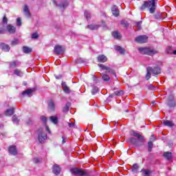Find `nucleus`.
<instances>
[{"label": "nucleus", "mask_w": 176, "mask_h": 176, "mask_svg": "<svg viewBox=\"0 0 176 176\" xmlns=\"http://www.w3.org/2000/svg\"><path fill=\"white\" fill-rule=\"evenodd\" d=\"M131 135H133V137H136L138 138V140L135 138H131L129 139V142H131V144H133V145H135V146H141V145L144 144V141H145V139L138 132L133 131L131 132Z\"/></svg>", "instance_id": "obj_1"}, {"label": "nucleus", "mask_w": 176, "mask_h": 176, "mask_svg": "<svg viewBox=\"0 0 176 176\" xmlns=\"http://www.w3.org/2000/svg\"><path fill=\"white\" fill-rule=\"evenodd\" d=\"M146 8L149 9L150 13H155V10H156V0L144 1L143 5L140 7V10H144V9H146Z\"/></svg>", "instance_id": "obj_2"}, {"label": "nucleus", "mask_w": 176, "mask_h": 176, "mask_svg": "<svg viewBox=\"0 0 176 176\" xmlns=\"http://www.w3.org/2000/svg\"><path fill=\"white\" fill-rule=\"evenodd\" d=\"M162 72V69L159 66H156L154 68L152 67H148L146 68V79L149 80L151 79V74L153 75H159Z\"/></svg>", "instance_id": "obj_3"}, {"label": "nucleus", "mask_w": 176, "mask_h": 176, "mask_svg": "<svg viewBox=\"0 0 176 176\" xmlns=\"http://www.w3.org/2000/svg\"><path fill=\"white\" fill-rule=\"evenodd\" d=\"M166 104L170 109H174L176 107V98L175 95L173 93H171L168 95Z\"/></svg>", "instance_id": "obj_4"}, {"label": "nucleus", "mask_w": 176, "mask_h": 176, "mask_svg": "<svg viewBox=\"0 0 176 176\" xmlns=\"http://www.w3.org/2000/svg\"><path fill=\"white\" fill-rule=\"evenodd\" d=\"M138 50L142 54H148V56H153V54L157 53V51L152 48L139 47Z\"/></svg>", "instance_id": "obj_5"}, {"label": "nucleus", "mask_w": 176, "mask_h": 176, "mask_svg": "<svg viewBox=\"0 0 176 176\" xmlns=\"http://www.w3.org/2000/svg\"><path fill=\"white\" fill-rule=\"evenodd\" d=\"M70 173L73 175H76V176H83V175H87V173L86 172L83 171L82 168H72L70 169Z\"/></svg>", "instance_id": "obj_6"}, {"label": "nucleus", "mask_w": 176, "mask_h": 176, "mask_svg": "<svg viewBox=\"0 0 176 176\" xmlns=\"http://www.w3.org/2000/svg\"><path fill=\"white\" fill-rule=\"evenodd\" d=\"M98 67L101 68V69H102L103 71H107V74H111V75H116V73L115 72L113 69H112L109 66H105L102 64H99Z\"/></svg>", "instance_id": "obj_7"}, {"label": "nucleus", "mask_w": 176, "mask_h": 176, "mask_svg": "<svg viewBox=\"0 0 176 176\" xmlns=\"http://www.w3.org/2000/svg\"><path fill=\"white\" fill-rule=\"evenodd\" d=\"M47 140V135L43 131H40L38 133V141L41 144H43L45 141Z\"/></svg>", "instance_id": "obj_8"}, {"label": "nucleus", "mask_w": 176, "mask_h": 176, "mask_svg": "<svg viewBox=\"0 0 176 176\" xmlns=\"http://www.w3.org/2000/svg\"><path fill=\"white\" fill-rule=\"evenodd\" d=\"M135 41L138 43H146L148 42V36L146 35L138 36Z\"/></svg>", "instance_id": "obj_9"}, {"label": "nucleus", "mask_w": 176, "mask_h": 176, "mask_svg": "<svg viewBox=\"0 0 176 176\" xmlns=\"http://www.w3.org/2000/svg\"><path fill=\"white\" fill-rule=\"evenodd\" d=\"M53 2L54 5H56V6L62 9H65V8L68 6V1H67V0H63L60 3L58 4L57 3V1L54 0L53 1Z\"/></svg>", "instance_id": "obj_10"}, {"label": "nucleus", "mask_w": 176, "mask_h": 176, "mask_svg": "<svg viewBox=\"0 0 176 176\" xmlns=\"http://www.w3.org/2000/svg\"><path fill=\"white\" fill-rule=\"evenodd\" d=\"M54 52L56 54H63L64 53V47L60 45H56Z\"/></svg>", "instance_id": "obj_11"}, {"label": "nucleus", "mask_w": 176, "mask_h": 176, "mask_svg": "<svg viewBox=\"0 0 176 176\" xmlns=\"http://www.w3.org/2000/svg\"><path fill=\"white\" fill-rule=\"evenodd\" d=\"M52 172L55 175H59L60 173H61V168L58 164H54L52 167Z\"/></svg>", "instance_id": "obj_12"}, {"label": "nucleus", "mask_w": 176, "mask_h": 176, "mask_svg": "<svg viewBox=\"0 0 176 176\" xmlns=\"http://www.w3.org/2000/svg\"><path fill=\"white\" fill-rule=\"evenodd\" d=\"M6 31H8L9 34H14L16 32V28L12 25H8L6 26Z\"/></svg>", "instance_id": "obj_13"}, {"label": "nucleus", "mask_w": 176, "mask_h": 176, "mask_svg": "<svg viewBox=\"0 0 176 176\" xmlns=\"http://www.w3.org/2000/svg\"><path fill=\"white\" fill-rule=\"evenodd\" d=\"M61 86L63 89V91L66 93V94H69V93H71V89H69V87L67 85L65 82H62Z\"/></svg>", "instance_id": "obj_14"}, {"label": "nucleus", "mask_w": 176, "mask_h": 176, "mask_svg": "<svg viewBox=\"0 0 176 176\" xmlns=\"http://www.w3.org/2000/svg\"><path fill=\"white\" fill-rule=\"evenodd\" d=\"M111 13L113 15L115 16V17H118L119 16V9H118V6H113L112 8H111Z\"/></svg>", "instance_id": "obj_15"}, {"label": "nucleus", "mask_w": 176, "mask_h": 176, "mask_svg": "<svg viewBox=\"0 0 176 176\" xmlns=\"http://www.w3.org/2000/svg\"><path fill=\"white\" fill-rule=\"evenodd\" d=\"M8 152L10 153V155H17V148H16V146H10L8 148Z\"/></svg>", "instance_id": "obj_16"}, {"label": "nucleus", "mask_w": 176, "mask_h": 176, "mask_svg": "<svg viewBox=\"0 0 176 176\" xmlns=\"http://www.w3.org/2000/svg\"><path fill=\"white\" fill-rule=\"evenodd\" d=\"M97 60L99 63H107L108 61V58L105 55H99L97 58Z\"/></svg>", "instance_id": "obj_17"}, {"label": "nucleus", "mask_w": 176, "mask_h": 176, "mask_svg": "<svg viewBox=\"0 0 176 176\" xmlns=\"http://www.w3.org/2000/svg\"><path fill=\"white\" fill-rule=\"evenodd\" d=\"M23 13L26 17H30L31 16V13L30 12V8H28V6L27 4H25L23 6Z\"/></svg>", "instance_id": "obj_18"}, {"label": "nucleus", "mask_w": 176, "mask_h": 176, "mask_svg": "<svg viewBox=\"0 0 176 176\" xmlns=\"http://www.w3.org/2000/svg\"><path fill=\"white\" fill-rule=\"evenodd\" d=\"M0 48H1L3 52H9V50H10V47H9L8 44L3 43L0 44Z\"/></svg>", "instance_id": "obj_19"}, {"label": "nucleus", "mask_w": 176, "mask_h": 176, "mask_svg": "<svg viewBox=\"0 0 176 176\" xmlns=\"http://www.w3.org/2000/svg\"><path fill=\"white\" fill-rule=\"evenodd\" d=\"M48 109L50 111H54L56 109V104H54V102L53 100H50L48 102Z\"/></svg>", "instance_id": "obj_20"}, {"label": "nucleus", "mask_w": 176, "mask_h": 176, "mask_svg": "<svg viewBox=\"0 0 176 176\" xmlns=\"http://www.w3.org/2000/svg\"><path fill=\"white\" fill-rule=\"evenodd\" d=\"M19 65H20V63L17 60L10 63V68H16V67H19Z\"/></svg>", "instance_id": "obj_21"}, {"label": "nucleus", "mask_w": 176, "mask_h": 176, "mask_svg": "<svg viewBox=\"0 0 176 176\" xmlns=\"http://www.w3.org/2000/svg\"><path fill=\"white\" fill-rule=\"evenodd\" d=\"M50 120L54 124H57L58 123V118L56 116H50Z\"/></svg>", "instance_id": "obj_22"}, {"label": "nucleus", "mask_w": 176, "mask_h": 176, "mask_svg": "<svg viewBox=\"0 0 176 176\" xmlns=\"http://www.w3.org/2000/svg\"><path fill=\"white\" fill-rule=\"evenodd\" d=\"M87 28H89V30H91L92 31H94V30H98V28H100V25H94V24L88 25L87 26Z\"/></svg>", "instance_id": "obj_23"}, {"label": "nucleus", "mask_w": 176, "mask_h": 176, "mask_svg": "<svg viewBox=\"0 0 176 176\" xmlns=\"http://www.w3.org/2000/svg\"><path fill=\"white\" fill-rule=\"evenodd\" d=\"M112 36H113L115 39H120V38H122V35H120V33L118 31L113 32Z\"/></svg>", "instance_id": "obj_24"}, {"label": "nucleus", "mask_w": 176, "mask_h": 176, "mask_svg": "<svg viewBox=\"0 0 176 176\" xmlns=\"http://www.w3.org/2000/svg\"><path fill=\"white\" fill-rule=\"evenodd\" d=\"M14 113V108L7 109L5 112L6 116H12Z\"/></svg>", "instance_id": "obj_25"}, {"label": "nucleus", "mask_w": 176, "mask_h": 176, "mask_svg": "<svg viewBox=\"0 0 176 176\" xmlns=\"http://www.w3.org/2000/svg\"><path fill=\"white\" fill-rule=\"evenodd\" d=\"M102 79L104 82H109V80H111V77L107 74H102Z\"/></svg>", "instance_id": "obj_26"}, {"label": "nucleus", "mask_w": 176, "mask_h": 176, "mask_svg": "<svg viewBox=\"0 0 176 176\" xmlns=\"http://www.w3.org/2000/svg\"><path fill=\"white\" fill-rule=\"evenodd\" d=\"M164 126H167L168 127H173L174 126V122L170 120L164 121Z\"/></svg>", "instance_id": "obj_27"}, {"label": "nucleus", "mask_w": 176, "mask_h": 176, "mask_svg": "<svg viewBox=\"0 0 176 176\" xmlns=\"http://www.w3.org/2000/svg\"><path fill=\"white\" fill-rule=\"evenodd\" d=\"M164 156L166 157V159H167V160H171L173 154L170 152H166L164 153Z\"/></svg>", "instance_id": "obj_28"}, {"label": "nucleus", "mask_w": 176, "mask_h": 176, "mask_svg": "<svg viewBox=\"0 0 176 176\" xmlns=\"http://www.w3.org/2000/svg\"><path fill=\"white\" fill-rule=\"evenodd\" d=\"M6 31V26H5V24L0 23V34H5Z\"/></svg>", "instance_id": "obj_29"}, {"label": "nucleus", "mask_w": 176, "mask_h": 176, "mask_svg": "<svg viewBox=\"0 0 176 176\" xmlns=\"http://www.w3.org/2000/svg\"><path fill=\"white\" fill-rule=\"evenodd\" d=\"M23 53L28 54V53H31L32 52V49L25 46L23 47Z\"/></svg>", "instance_id": "obj_30"}, {"label": "nucleus", "mask_w": 176, "mask_h": 176, "mask_svg": "<svg viewBox=\"0 0 176 176\" xmlns=\"http://www.w3.org/2000/svg\"><path fill=\"white\" fill-rule=\"evenodd\" d=\"M12 122L14 124H19V122H20V118L16 116H13Z\"/></svg>", "instance_id": "obj_31"}, {"label": "nucleus", "mask_w": 176, "mask_h": 176, "mask_svg": "<svg viewBox=\"0 0 176 176\" xmlns=\"http://www.w3.org/2000/svg\"><path fill=\"white\" fill-rule=\"evenodd\" d=\"M138 168H140V166H138V164H135L131 166L133 173H138Z\"/></svg>", "instance_id": "obj_32"}, {"label": "nucleus", "mask_w": 176, "mask_h": 176, "mask_svg": "<svg viewBox=\"0 0 176 176\" xmlns=\"http://www.w3.org/2000/svg\"><path fill=\"white\" fill-rule=\"evenodd\" d=\"M32 89H27L22 93V96H31L32 94Z\"/></svg>", "instance_id": "obj_33"}, {"label": "nucleus", "mask_w": 176, "mask_h": 176, "mask_svg": "<svg viewBox=\"0 0 176 176\" xmlns=\"http://www.w3.org/2000/svg\"><path fill=\"white\" fill-rule=\"evenodd\" d=\"M141 173H142V176H150L151 175V172L146 169H142L141 170Z\"/></svg>", "instance_id": "obj_34"}, {"label": "nucleus", "mask_w": 176, "mask_h": 176, "mask_svg": "<svg viewBox=\"0 0 176 176\" xmlns=\"http://www.w3.org/2000/svg\"><path fill=\"white\" fill-rule=\"evenodd\" d=\"M14 75H16V76H23V72H21L20 69H15L14 70Z\"/></svg>", "instance_id": "obj_35"}, {"label": "nucleus", "mask_w": 176, "mask_h": 176, "mask_svg": "<svg viewBox=\"0 0 176 176\" xmlns=\"http://www.w3.org/2000/svg\"><path fill=\"white\" fill-rule=\"evenodd\" d=\"M69 107H71V103L67 102L66 103L65 107L63 108V112H68V111H69Z\"/></svg>", "instance_id": "obj_36"}, {"label": "nucleus", "mask_w": 176, "mask_h": 176, "mask_svg": "<svg viewBox=\"0 0 176 176\" xmlns=\"http://www.w3.org/2000/svg\"><path fill=\"white\" fill-rule=\"evenodd\" d=\"M85 17L87 19V20H90L91 14L89 11H85L84 14Z\"/></svg>", "instance_id": "obj_37"}, {"label": "nucleus", "mask_w": 176, "mask_h": 176, "mask_svg": "<svg viewBox=\"0 0 176 176\" xmlns=\"http://www.w3.org/2000/svg\"><path fill=\"white\" fill-rule=\"evenodd\" d=\"M98 92V87H96V86H93L92 87V91H91V94L93 95L96 94V93Z\"/></svg>", "instance_id": "obj_38"}, {"label": "nucleus", "mask_w": 176, "mask_h": 176, "mask_svg": "<svg viewBox=\"0 0 176 176\" xmlns=\"http://www.w3.org/2000/svg\"><path fill=\"white\" fill-rule=\"evenodd\" d=\"M148 152H152V148H153V143L150 141L148 142Z\"/></svg>", "instance_id": "obj_39"}, {"label": "nucleus", "mask_w": 176, "mask_h": 176, "mask_svg": "<svg viewBox=\"0 0 176 176\" xmlns=\"http://www.w3.org/2000/svg\"><path fill=\"white\" fill-rule=\"evenodd\" d=\"M1 24H4L5 27L8 25V18H6V16H3Z\"/></svg>", "instance_id": "obj_40"}, {"label": "nucleus", "mask_w": 176, "mask_h": 176, "mask_svg": "<svg viewBox=\"0 0 176 176\" xmlns=\"http://www.w3.org/2000/svg\"><path fill=\"white\" fill-rule=\"evenodd\" d=\"M115 96H123L124 92L123 91L120 90V91H117L114 92Z\"/></svg>", "instance_id": "obj_41"}, {"label": "nucleus", "mask_w": 176, "mask_h": 176, "mask_svg": "<svg viewBox=\"0 0 176 176\" xmlns=\"http://www.w3.org/2000/svg\"><path fill=\"white\" fill-rule=\"evenodd\" d=\"M11 45L12 46H16V45H19V40L18 39H14L12 42H11Z\"/></svg>", "instance_id": "obj_42"}, {"label": "nucleus", "mask_w": 176, "mask_h": 176, "mask_svg": "<svg viewBox=\"0 0 176 176\" xmlns=\"http://www.w3.org/2000/svg\"><path fill=\"white\" fill-rule=\"evenodd\" d=\"M121 24L124 27H129V23L127 21H124V20L121 21Z\"/></svg>", "instance_id": "obj_43"}, {"label": "nucleus", "mask_w": 176, "mask_h": 176, "mask_svg": "<svg viewBox=\"0 0 176 176\" xmlns=\"http://www.w3.org/2000/svg\"><path fill=\"white\" fill-rule=\"evenodd\" d=\"M68 126L70 129L75 128V122H69Z\"/></svg>", "instance_id": "obj_44"}, {"label": "nucleus", "mask_w": 176, "mask_h": 176, "mask_svg": "<svg viewBox=\"0 0 176 176\" xmlns=\"http://www.w3.org/2000/svg\"><path fill=\"white\" fill-rule=\"evenodd\" d=\"M16 25H18L19 27L21 25V19L17 18V19H16Z\"/></svg>", "instance_id": "obj_45"}, {"label": "nucleus", "mask_w": 176, "mask_h": 176, "mask_svg": "<svg viewBox=\"0 0 176 176\" xmlns=\"http://www.w3.org/2000/svg\"><path fill=\"white\" fill-rule=\"evenodd\" d=\"M41 120H42V122H43L44 123H46V122H47V118H46V117L43 116H41Z\"/></svg>", "instance_id": "obj_46"}, {"label": "nucleus", "mask_w": 176, "mask_h": 176, "mask_svg": "<svg viewBox=\"0 0 176 176\" xmlns=\"http://www.w3.org/2000/svg\"><path fill=\"white\" fill-rule=\"evenodd\" d=\"M32 39H38V34L37 33H33L32 34Z\"/></svg>", "instance_id": "obj_47"}, {"label": "nucleus", "mask_w": 176, "mask_h": 176, "mask_svg": "<svg viewBox=\"0 0 176 176\" xmlns=\"http://www.w3.org/2000/svg\"><path fill=\"white\" fill-rule=\"evenodd\" d=\"M33 162H34V163H36V164L41 163V161L39 160V158H38V157L34 158Z\"/></svg>", "instance_id": "obj_48"}, {"label": "nucleus", "mask_w": 176, "mask_h": 176, "mask_svg": "<svg viewBox=\"0 0 176 176\" xmlns=\"http://www.w3.org/2000/svg\"><path fill=\"white\" fill-rule=\"evenodd\" d=\"M154 17H155V19H156V20L160 19H161L160 14H155L154 15Z\"/></svg>", "instance_id": "obj_49"}, {"label": "nucleus", "mask_w": 176, "mask_h": 176, "mask_svg": "<svg viewBox=\"0 0 176 176\" xmlns=\"http://www.w3.org/2000/svg\"><path fill=\"white\" fill-rule=\"evenodd\" d=\"M121 50H122V47H120V46H116V50L117 52H120Z\"/></svg>", "instance_id": "obj_50"}, {"label": "nucleus", "mask_w": 176, "mask_h": 176, "mask_svg": "<svg viewBox=\"0 0 176 176\" xmlns=\"http://www.w3.org/2000/svg\"><path fill=\"white\" fill-rule=\"evenodd\" d=\"M45 129H46V131H47V133H49V134H51L52 132L50 131V129H49V126H46Z\"/></svg>", "instance_id": "obj_51"}, {"label": "nucleus", "mask_w": 176, "mask_h": 176, "mask_svg": "<svg viewBox=\"0 0 176 176\" xmlns=\"http://www.w3.org/2000/svg\"><path fill=\"white\" fill-rule=\"evenodd\" d=\"M27 124H29V126L31 125V124H32V120H28L27 121Z\"/></svg>", "instance_id": "obj_52"}, {"label": "nucleus", "mask_w": 176, "mask_h": 176, "mask_svg": "<svg viewBox=\"0 0 176 176\" xmlns=\"http://www.w3.org/2000/svg\"><path fill=\"white\" fill-rule=\"evenodd\" d=\"M142 23V22H141V21L137 22V25H138V28H141V23Z\"/></svg>", "instance_id": "obj_53"}, {"label": "nucleus", "mask_w": 176, "mask_h": 176, "mask_svg": "<svg viewBox=\"0 0 176 176\" xmlns=\"http://www.w3.org/2000/svg\"><path fill=\"white\" fill-rule=\"evenodd\" d=\"M148 89H150V90H153V89H155V87L153 85H150L148 86Z\"/></svg>", "instance_id": "obj_54"}, {"label": "nucleus", "mask_w": 176, "mask_h": 176, "mask_svg": "<svg viewBox=\"0 0 176 176\" xmlns=\"http://www.w3.org/2000/svg\"><path fill=\"white\" fill-rule=\"evenodd\" d=\"M120 54H124V49L121 48L120 51H119Z\"/></svg>", "instance_id": "obj_55"}, {"label": "nucleus", "mask_w": 176, "mask_h": 176, "mask_svg": "<svg viewBox=\"0 0 176 176\" xmlns=\"http://www.w3.org/2000/svg\"><path fill=\"white\" fill-rule=\"evenodd\" d=\"M151 141H155L156 140V139L155 138V135H151Z\"/></svg>", "instance_id": "obj_56"}, {"label": "nucleus", "mask_w": 176, "mask_h": 176, "mask_svg": "<svg viewBox=\"0 0 176 176\" xmlns=\"http://www.w3.org/2000/svg\"><path fill=\"white\" fill-rule=\"evenodd\" d=\"M115 96H116V95H115V93H113V94L109 95V97H110V98H113V97H115Z\"/></svg>", "instance_id": "obj_57"}, {"label": "nucleus", "mask_w": 176, "mask_h": 176, "mask_svg": "<svg viewBox=\"0 0 176 176\" xmlns=\"http://www.w3.org/2000/svg\"><path fill=\"white\" fill-rule=\"evenodd\" d=\"M62 139H63V140H62L63 144H65V138H64V136H63Z\"/></svg>", "instance_id": "obj_58"}, {"label": "nucleus", "mask_w": 176, "mask_h": 176, "mask_svg": "<svg viewBox=\"0 0 176 176\" xmlns=\"http://www.w3.org/2000/svg\"><path fill=\"white\" fill-rule=\"evenodd\" d=\"M173 54H176V50L173 51Z\"/></svg>", "instance_id": "obj_59"}, {"label": "nucleus", "mask_w": 176, "mask_h": 176, "mask_svg": "<svg viewBox=\"0 0 176 176\" xmlns=\"http://www.w3.org/2000/svg\"><path fill=\"white\" fill-rule=\"evenodd\" d=\"M56 79H58V76H56Z\"/></svg>", "instance_id": "obj_60"}, {"label": "nucleus", "mask_w": 176, "mask_h": 176, "mask_svg": "<svg viewBox=\"0 0 176 176\" xmlns=\"http://www.w3.org/2000/svg\"><path fill=\"white\" fill-rule=\"evenodd\" d=\"M2 126H3V125L0 126V127H2Z\"/></svg>", "instance_id": "obj_61"}]
</instances>
